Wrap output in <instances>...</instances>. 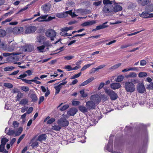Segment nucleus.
<instances>
[{"instance_id": "2eb2a0df", "label": "nucleus", "mask_w": 153, "mask_h": 153, "mask_svg": "<svg viewBox=\"0 0 153 153\" xmlns=\"http://www.w3.org/2000/svg\"><path fill=\"white\" fill-rule=\"evenodd\" d=\"M14 32L15 34L22 33L24 32V29L21 27H14Z\"/></svg>"}, {"instance_id": "a19ab883", "label": "nucleus", "mask_w": 153, "mask_h": 153, "mask_svg": "<svg viewBox=\"0 0 153 153\" xmlns=\"http://www.w3.org/2000/svg\"><path fill=\"white\" fill-rule=\"evenodd\" d=\"M147 76V73L145 72H141L138 74V76L140 78L144 77Z\"/></svg>"}, {"instance_id": "423d86ee", "label": "nucleus", "mask_w": 153, "mask_h": 153, "mask_svg": "<svg viewBox=\"0 0 153 153\" xmlns=\"http://www.w3.org/2000/svg\"><path fill=\"white\" fill-rule=\"evenodd\" d=\"M105 92L107 94L110 96L111 99L112 100H115L118 97L117 94L112 90L107 89L105 90Z\"/></svg>"}, {"instance_id": "b1692460", "label": "nucleus", "mask_w": 153, "mask_h": 153, "mask_svg": "<svg viewBox=\"0 0 153 153\" xmlns=\"http://www.w3.org/2000/svg\"><path fill=\"white\" fill-rule=\"evenodd\" d=\"M107 23V22H106L104 23H103L102 24L100 25L97 26L96 28L94 29V30H97L102 29L105 28L106 27H108V25H106V24Z\"/></svg>"}, {"instance_id": "603ef678", "label": "nucleus", "mask_w": 153, "mask_h": 153, "mask_svg": "<svg viewBox=\"0 0 153 153\" xmlns=\"http://www.w3.org/2000/svg\"><path fill=\"white\" fill-rule=\"evenodd\" d=\"M69 107V106L68 105L66 104L61 108H60V110L62 111H64L67 109Z\"/></svg>"}, {"instance_id": "ddd939ff", "label": "nucleus", "mask_w": 153, "mask_h": 153, "mask_svg": "<svg viewBox=\"0 0 153 153\" xmlns=\"http://www.w3.org/2000/svg\"><path fill=\"white\" fill-rule=\"evenodd\" d=\"M147 11L143 12L140 14V16L144 18H149L153 17V13H149Z\"/></svg>"}, {"instance_id": "72a5a7b5", "label": "nucleus", "mask_w": 153, "mask_h": 153, "mask_svg": "<svg viewBox=\"0 0 153 153\" xmlns=\"http://www.w3.org/2000/svg\"><path fill=\"white\" fill-rule=\"evenodd\" d=\"M137 74L134 72H130L129 74L126 75V77L127 78H134L137 76Z\"/></svg>"}, {"instance_id": "c85d7f7f", "label": "nucleus", "mask_w": 153, "mask_h": 153, "mask_svg": "<svg viewBox=\"0 0 153 153\" xmlns=\"http://www.w3.org/2000/svg\"><path fill=\"white\" fill-rule=\"evenodd\" d=\"M7 45L5 42H1L0 43V48L4 50H7Z\"/></svg>"}, {"instance_id": "ea45409f", "label": "nucleus", "mask_w": 153, "mask_h": 153, "mask_svg": "<svg viewBox=\"0 0 153 153\" xmlns=\"http://www.w3.org/2000/svg\"><path fill=\"white\" fill-rule=\"evenodd\" d=\"M124 78V76L122 75L119 76H117L116 80V82H120L122 81Z\"/></svg>"}, {"instance_id": "f8f14e48", "label": "nucleus", "mask_w": 153, "mask_h": 153, "mask_svg": "<svg viewBox=\"0 0 153 153\" xmlns=\"http://www.w3.org/2000/svg\"><path fill=\"white\" fill-rule=\"evenodd\" d=\"M91 99L92 101H93L94 102L99 103L100 102L101 99L99 96L98 95H92L91 97Z\"/></svg>"}, {"instance_id": "338daca9", "label": "nucleus", "mask_w": 153, "mask_h": 153, "mask_svg": "<svg viewBox=\"0 0 153 153\" xmlns=\"http://www.w3.org/2000/svg\"><path fill=\"white\" fill-rule=\"evenodd\" d=\"M5 146L1 144L0 145V152H2L5 149L4 148Z\"/></svg>"}, {"instance_id": "4c0bfd02", "label": "nucleus", "mask_w": 153, "mask_h": 153, "mask_svg": "<svg viewBox=\"0 0 153 153\" xmlns=\"http://www.w3.org/2000/svg\"><path fill=\"white\" fill-rule=\"evenodd\" d=\"M81 63V61H78L77 62H76V64L77 65L75 67L73 68V70H77L79 69L80 68L81 66L79 65Z\"/></svg>"}, {"instance_id": "09e8293b", "label": "nucleus", "mask_w": 153, "mask_h": 153, "mask_svg": "<svg viewBox=\"0 0 153 153\" xmlns=\"http://www.w3.org/2000/svg\"><path fill=\"white\" fill-rule=\"evenodd\" d=\"M81 96L82 97H85L87 96L88 94L87 93H85L84 90H81L80 91Z\"/></svg>"}, {"instance_id": "dca6fc26", "label": "nucleus", "mask_w": 153, "mask_h": 153, "mask_svg": "<svg viewBox=\"0 0 153 153\" xmlns=\"http://www.w3.org/2000/svg\"><path fill=\"white\" fill-rule=\"evenodd\" d=\"M96 22L94 20L89 21L83 23L81 25L82 27H86L92 25L96 23Z\"/></svg>"}, {"instance_id": "bb28decb", "label": "nucleus", "mask_w": 153, "mask_h": 153, "mask_svg": "<svg viewBox=\"0 0 153 153\" xmlns=\"http://www.w3.org/2000/svg\"><path fill=\"white\" fill-rule=\"evenodd\" d=\"M5 131V133L9 135H13L15 134V132L13 130L10 129H8L7 128H6Z\"/></svg>"}, {"instance_id": "4be33fe9", "label": "nucleus", "mask_w": 153, "mask_h": 153, "mask_svg": "<svg viewBox=\"0 0 153 153\" xmlns=\"http://www.w3.org/2000/svg\"><path fill=\"white\" fill-rule=\"evenodd\" d=\"M47 15H42L38 17L37 18L34 20V22H36L37 21L39 22H43L45 20L47 17Z\"/></svg>"}, {"instance_id": "473e14b6", "label": "nucleus", "mask_w": 153, "mask_h": 153, "mask_svg": "<svg viewBox=\"0 0 153 153\" xmlns=\"http://www.w3.org/2000/svg\"><path fill=\"white\" fill-rule=\"evenodd\" d=\"M37 140H36L35 138H33L31 142L32 144L31 146L33 147H34L38 146V143Z\"/></svg>"}, {"instance_id": "37998d69", "label": "nucleus", "mask_w": 153, "mask_h": 153, "mask_svg": "<svg viewBox=\"0 0 153 153\" xmlns=\"http://www.w3.org/2000/svg\"><path fill=\"white\" fill-rule=\"evenodd\" d=\"M61 127L59 125H55L54 126H53L52 127V129L56 131H59L61 129Z\"/></svg>"}, {"instance_id": "7ed1b4c3", "label": "nucleus", "mask_w": 153, "mask_h": 153, "mask_svg": "<svg viewBox=\"0 0 153 153\" xmlns=\"http://www.w3.org/2000/svg\"><path fill=\"white\" fill-rule=\"evenodd\" d=\"M68 14H69L72 17H74L76 15H75L74 13H72L71 10L66 11L64 13H57L56 16L59 18H63L67 16Z\"/></svg>"}, {"instance_id": "393cba45", "label": "nucleus", "mask_w": 153, "mask_h": 153, "mask_svg": "<svg viewBox=\"0 0 153 153\" xmlns=\"http://www.w3.org/2000/svg\"><path fill=\"white\" fill-rule=\"evenodd\" d=\"M45 46L42 45L37 47V49L39 53H44L46 51L45 48Z\"/></svg>"}, {"instance_id": "f704fd0d", "label": "nucleus", "mask_w": 153, "mask_h": 153, "mask_svg": "<svg viewBox=\"0 0 153 153\" xmlns=\"http://www.w3.org/2000/svg\"><path fill=\"white\" fill-rule=\"evenodd\" d=\"M146 10L148 12H151L153 11V5H150L146 7Z\"/></svg>"}, {"instance_id": "20e7f679", "label": "nucleus", "mask_w": 153, "mask_h": 153, "mask_svg": "<svg viewBox=\"0 0 153 153\" xmlns=\"http://www.w3.org/2000/svg\"><path fill=\"white\" fill-rule=\"evenodd\" d=\"M25 28V33L26 34L33 33L37 29L36 27L32 25L26 26Z\"/></svg>"}, {"instance_id": "13d9d810", "label": "nucleus", "mask_w": 153, "mask_h": 153, "mask_svg": "<svg viewBox=\"0 0 153 153\" xmlns=\"http://www.w3.org/2000/svg\"><path fill=\"white\" fill-rule=\"evenodd\" d=\"M90 66L91 65H89V64L84 65L81 69V71H83L86 70L87 68H89Z\"/></svg>"}, {"instance_id": "9d476101", "label": "nucleus", "mask_w": 153, "mask_h": 153, "mask_svg": "<svg viewBox=\"0 0 153 153\" xmlns=\"http://www.w3.org/2000/svg\"><path fill=\"white\" fill-rule=\"evenodd\" d=\"M46 40L45 37L44 36H39L36 37V42L39 44L42 45L44 44Z\"/></svg>"}, {"instance_id": "0eeeda50", "label": "nucleus", "mask_w": 153, "mask_h": 153, "mask_svg": "<svg viewBox=\"0 0 153 153\" xmlns=\"http://www.w3.org/2000/svg\"><path fill=\"white\" fill-rule=\"evenodd\" d=\"M57 122L58 125L61 127L67 126L69 124L68 121L66 119L62 117Z\"/></svg>"}, {"instance_id": "864d4df0", "label": "nucleus", "mask_w": 153, "mask_h": 153, "mask_svg": "<svg viewBox=\"0 0 153 153\" xmlns=\"http://www.w3.org/2000/svg\"><path fill=\"white\" fill-rule=\"evenodd\" d=\"M13 126L14 128H17L19 125V123L16 121H13Z\"/></svg>"}, {"instance_id": "7c9ffc66", "label": "nucleus", "mask_w": 153, "mask_h": 153, "mask_svg": "<svg viewBox=\"0 0 153 153\" xmlns=\"http://www.w3.org/2000/svg\"><path fill=\"white\" fill-rule=\"evenodd\" d=\"M121 65V63H118L117 64H116L110 68H109V69L111 71H113L119 68L120 66Z\"/></svg>"}, {"instance_id": "5701e85b", "label": "nucleus", "mask_w": 153, "mask_h": 153, "mask_svg": "<svg viewBox=\"0 0 153 153\" xmlns=\"http://www.w3.org/2000/svg\"><path fill=\"white\" fill-rule=\"evenodd\" d=\"M112 143V140H109L108 142V144L105 147V148L107 150L109 151L110 152H113L114 153H116L115 152H114L112 150V149H110V146H111V144Z\"/></svg>"}, {"instance_id": "2f4dec72", "label": "nucleus", "mask_w": 153, "mask_h": 153, "mask_svg": "<svg viewBox=\"0 0 153 153\" xmlns=\"http://www.w3.org/2000/svg\"><path fill=\"white\" fill-rule=\"evenodd\" d=\"M46 137L45 134H41L39 136L37 140L40 141L45 140H46Z\"/></svg>"}, {"instance_id": "c9c22d12", "label": "nucleus", "mask_w": 153, "mask_h": 153, "mask_svg": "<svg viewBox=\"0 0 153 153\" xmlns=\"http://www.w3.org/2000/svg\"><path fill=\"white\" fill-rule=\"evenodd\" d=\"M87 107L86 108L83 106H80L79 107V110L81 112L84 113L88 111Z\"/></svg>"}, {"instance_id": "58836bf2", "label": "nucleus", "mask_w": 153, "mask_h": 153, "mask_svg": "<svg viewBox=\"0 0 153 153\" xmlns=\"http://www.w3.org/2000/svg\"><path fill=\"white\" fill-rule=\"evenodd\" d=\"M6 32L7 33H13L14 34H15L14 27H9L7 28L6 30Z\"/></svg>"}, {"instance_id": "1a4fd4ad", "label": "nucleus", "mask_w": 153, "mask_h": 153, "mask_svg": "<svg viewBox=\"0 0 153 153\" xmlns=\"http://www.w3.org/2000/svg\"><path fill=\"white\" fill-rule=\"evenodd\" d=\"M17 47L18 46L17 43L15 42H13L8 47H7L6 51L9 52H12L17 49Z\"/></svg>"}, {"instance_id": "0e129e2a", "label": "nucleus", "mask_w": 153, "mask_h": 153, "mask_svg": "<svg viewBox=\"0 0 153 153\" xmlns=\"http://www.w3.org/2000/svg\"><path fill=\"white\" fill-rule=\"evenodd\" d=\"M32 79L29 80L27 79H22V80L23 81L25 82V83H28V84H31V82H32Z\"/></svg>"}, {"instance_id": "e433bc0d", "label": "nucleus", "mask_w": 153, "mask_h": 153, "mask_svg": "<svg viewBox=\"0 0 153 153\" xmlns=\"http://www.w3.org/2000/svg\"><path fill=\"white\" fill-rule=\"evenodd\" d=\"M28 102V100L27 99H23L20 102L19 104L22 105H26Z\"/></svg>"}, {"instance_id": "9b49d317", "label": "nucleus", "mask_w": 153, "mask_h": 153, "mask_svg": "<svg viewBox=\"0 0 153 153\" xmlns=\"http://www.w3.org/2000/svg\"><path fill=\"white\" fill-rule=\"evenodd\" d=\"M137 90L140 93H143L145 90V88L144 85L143 83H140L138 85Z\"/></svg>"}, {"instance_id": "f03ea898", "label": "nucleus", "mask_w": 153, "mask_h": 153, "mask_svg": "<svg viewBox=\"0 0 153 153\" xmlns=\"http://www.w3.org/2000/svg\"><path fill=\"white\" fill-rule=\"evenodd\" d=\"M126 91L128 92H132L135 90V86L134 84L131 82H128L125 83Z\"/></svg>"}, {"instance_id": "5fc2aeb1", "label": "nucleus", "mask_w": 153, "mask_h": 153, "mask_svg": "<svg viewBox=\"0 0 153 153\" xmlns=\"http://www.w3.org/2000/svg\"><path fill=\"white\" fill-rule=\"evenodd\" d=\"M31 4H28L25 6L23 8L21 9L20 10H19L18 12V13H20L21 12L24 11L25 10H26L28 8V6Z\"/></svg>"}, {"instance_id": "774afa93", "label": "nucleus", "mask_w": 153, "mask_h": 153, "mask_svg": "<svg viewBox=\"0 0 153 153\" xmlns=\"http://www.w3.org/2000/svg\"><path fill=\"white\" fill-rule=\"evenodd\" d=\"M148 88L149 89H153V83H150V84L148 86Z\"/></svg>"}, {"instance_id": "f257e3e1", "label": "nucleus", "mask_w": 153, "mask_h": 153, "mask_svg": "<svg viewBox=\"0 0 153 153\" xmlns=\"http://www.w3.org/2000/svg\"><path fill=\"white\" fill-rule=\"evenodd\" d=\"M112 1L109 0H103V3L105 5L102 9L103 12L108 13L113 12V7L112 5Z\"/></svg>"}, {"instance_id": "aec40b11", "label": "nucleus", "mask_w": 153, "mask_h": 153, "mask_svg": "<svg viewBox=\"0 0 153 153\" xmlns=\"http://www.w3.org/2000/svg\"><path fill=\"white\" fill-rule=\"evenodd\" d=\"M51 7V4H48L42 5V10L44 11V12L46 13L49 11Z\"/></svg>"}, {"instance_id": "412c9836", "label": "nucleus", "mask_w": 153, "mask_h": 153, "mask_svg": "<svg viewBox=\"0 0 153 153\" xmlns=\"http://www.w3.org/2000/svg\"><path fill=\"white\" fill-rule=\"evenodd\" d=\"M77 111L75 108H71L68 111L67 114L70 116H74L75 114Z\"/></svg>"}, {"instance_id": "4468645a", "label": "nucleus", "mask_w": 153, "mask_h": 153, "mask_svg": "<svg viewBox=\"0 0 153 153\" xmlns=\"http://www.w3.org/2000/svg\"><path fill=\"white\" fill-rule=\"evenodd\" d=\"M67 83L66 82H62L56 86L54 87L55 89V94H58L61 89L62 88V85H65Z\"/></svg>"}, {"instance_id": "6e6d98bb", "label": "nucleus", "mask_w": 153, "mask_h": 153, "mask_svg": "<svg viewBox=\"0 0 153 153\" xmlns=\"http://www.w3.org/2000/svg\"><path fill=\"white\" fill-rule=\"evenodd\" d=\"M81 73L80 72L78 74H75L71 76V78L72 79H74L78 78L81 76Z\"/></svg>"}, {"instance_id": "6ab92c4d", "label": "nucleus", "mask_w": 153, "mask_h": 153, "mask_svg": "<svg viewBox=\"0 0 153 153\" xmlns=\"http://www.w3.org/2000/svg\"><path fill=\"white\" fill-rule=\"evenodd\" d=\"M110 86L112 89L115 90L120 88L121 87V85L119 83H113L111 84Z\"/></svg>"}, {"instance_id": "e2e57ef3", "label": "nucleus", "mask_w": 153, "mask_h": 153, "mask_svg": "<svg viewBox=\"0 0 153 153\" xmlns=\"http://www.w3.org/2000/svg\"><path fill=\"white\" fill-rule=\"evenodd\" d=\"M43 45H44L45 47H49L51 45V44L50 43L49 41L45 42L44 44H43Z\"/></svg>"}, {"instance_id": "680f3d73", "label": "nucleus", "mask_w": 153, "mask_h": 153, "mask_svg": "<svg viewBox=\"0 0 153 153\" xmlns=\"http://www.w3.org/2000/svg\"><path fill=\"white\" fill-rule=\"evenodd\" d=\"M65 69L67 70L68 71H70L73 70V68H72L71 65H68L65 66Z\"/></svg>"}, {"instance_id": "cd10ccee", "label": "nucleus", "mask_w": 153, "mask_h": 153, "mask_svg": "<svg viewBox=\"0 0 153 153\" xmlns=\"http://www.w3.org/2000/svg\"><path fill=\"white\" fill-rule=\"evenodd\" d=\"M137 1L139 4L143 6L147 4L149 1V0H137Z\"/></svg>"}, {"instance_id": "69168bd1", "label": "nucleus", "mask_w": 153, "mask_h": 153, "mask_svg": "<svg viewBox=\"0 0 153 153\" xmlns=\"http://www.w3.org/2000/svg\"><path fill=\"white\" fill-rule=\"evenodd\" d=\"M23 96V94L21 92H19L18 93L17 97V100H19L20 98H21Z\"/></svg>"}, {"instance_id": "c756f323", "label": "nucleus", "mask_w": 153, "mask_h": 153, "mask_svg": "<svg viewBox=\"0 0 153 153\" xmlns=\"http://www.w3.org/2000/svg\"><path fill=\"white\" fill-rule=\"evenodd\" d=\"M21 54L20 53H16V52H15V53H3L2 54V55L3 56L5 57L9 56L11 55H13V56H15L17 55H19L20 54Z\"/></svg>"}, {"instance_id": "49530a36", "label": "nucleus", "mask_w": 153, "mask_h": 153, "mask_svg": "<svg viewBox=\"0 0 153 153\" xmlns=\"http://www.w3.org/2000/svg\"><path fill=\"white\" fill-rule=\"evenodd\" d=\"M6 34L5 30L2 29H0V37H2L4 36Z\"/></svg>"}, {"instance_id": "6e6552de", "label": "nucleus", "mask_w": 153, "mask_h": 153, "mask_svg": "<svg viewBox=\"0 0 153 153\" xmlns=\"http://www.w3.org/2000/svg\"><path fill=\"white\" fill-rule=\"evenodd\" d=\"M33 45H26L23 46L22 47L23 51L25 52H30L32 51L34 49Z\"/></svg>"}, {"instance_id": "79ce46f5", "label": "nucleus", "mask_w": 153, "mask_h": 153, "mask_svg": "<svg viewBox=\"0 0 153 153\" xmlns=\"http://www.w3.org/2000/svg\"><path fill=\"white\" fill-rule=\"evenodd\" d=\"M8 140L6 138H2L1 141V144L5 146L6 143L8 142Z\"/></svg>"}, {"instance_id": "8fccbe9b", "label": "nucleus", "mask_w": 153, "mask_h": 153, "mask_svg": "<svg viewBox=\"0 0 153 153\" xmlns=\"http://www.w3.org/2000/svg\"><path fill=\"white\" fill-rule=\"evenodd\" d=\"M31 98L33 101H36L37 100L36 96V94H32L31 95Z\"/></svg>"}, {"instance_id": "f3484780", "label": "nucleus", "mask_w": 153, "mask_h": 153, "mask_svg": "<svg viewBox=\"0 0 153 153\" xmlns=\"http://www.w3.org/2000/svg\"><path fill=\"white\" fill-rule=\"evenodd\" d=\"M86 106L88 109H94L95 108V104L93 101H88L86 104Z\"/></svg>"}, {"instance_id": "a18cd8bd", "label": "nucleus", "mask_w": 153, "mask_h": 153, "mask_svg": "<svg viewBox=\"0 0 153 153\" xmlns=\"http://www.w3.org/2000/svg\"><path fill=\"white\" fill-rule=\"evenodd\" d=\"M3 85L8 88H12L13 87V85L11 83H4Z\"/></svg>"}, {"instance_id": "a878e982", "label": "nucleus", "mask_w": 153, "mask_h": 153, "mask_svg": "<svg viewBox=\"0 0 153 153\" xmlns=\"http://www.w3.org/2000/svg\"><path fill=\"white\" fill-rule=\"evenodd\" d=\"M74 13L75 15H76V16H78V15L79 14L83 15L84 14L86 13L85 11V10L83 9L77 10L76 11L75 13Z\"/></svg>"}, {"instance_id": "de8ad7c7", "label": "nucleus", "mask_w": 153, "mask_h": 153, "mask_svg": "<svg viewBox=\"0 0 153 153\" xmlns=\"http://www.w3.org/2000/svg\"><path fill=\"white\" fill-rule=\"evenodd\" d=\"M20 88H21V89L23 91L26 92L28 91L29 90V88L28 87H27V86H22Z\"/></svg>"}, {"instance_id": "4d7b16f0", "label": "nucleus", "mask_w": 153, "mask_h": 153, "mask_svg": "<svg viewBox=\"0 0 153 153\" xmlns=\"http://www.w3.org/2000/svg\"><path fill=\"white\" fill-rule=\"evenodd\" d=\"M14 69V68L12 66L4 68V70L5 71H10L13 70Z\"/></svg>"}, {"instance_id": "39448f33", "label": "nucleus", "mask_w": 153, "mask_h": 153, "mask_svg": "<svg viewBox=\"0 0 153 153\" xmlns=\"http://www.w3.org/2000/svg\"><path fill=\"white\" fill-rule=\"evenodd\" d=\"M47 36L51 38V40H53L54 38L56 36V32L52 29H49L47 30L45 33Z\"/></svg>"}, {"instance_id": "052dcab7", "label": "nucleus", "mask_w": 153, "mask_h": 153, "mask_svg": "<svg viewBox=\"0 0 153 153\" xmlns=\"http://www.w3.org/2000/svg\"><path fill=\"white\" fill-rule=\"evenodd\" d=\"M55 120L54 118H51L49 119L47 122V124H51L54 122Z\"/></svg>"}, {"instance_id": "bf43d9fd", "label": "nucleus", "mask_w": 153, "mask_h": 153, "mask_svg": "<svg viewBox=\"0 0 153 153\" xmlns=\"http://www.w3.org/2000/svg\"><path fill=\"white\" fill-rule=\"evenodd\" d=\"M132 45L131 44H128L127 45H123L121 46L120 48L121 49H123L124 48H127L128 47L131 46Z\"/></svg>"}, {"instance_id": "a211bd4d", "label": "nucleus", "mask_w": 153, "mask_h": 153, "mask_svg": "<svg viewBox=\"0 0 153 153\" xmlns=\"http://www.w3.org/2000/svg\"><path fill=\"white\" fill-rule=\"evenodd\" d=\"M122 10V6L117 4H115L113 7V12L115 13L121 11Z\"/></svg>"}, {"instance_id": "3c124183", "label": "nucleus", "mask_w": 153, "mask_h": 153, "mask_svg": "<svg viewBox=\"0 0 153 153\" xmlns=\"http://www.w3.org/2000/svg\"><path fill=\"white\" fill-rule=\"evenodd\" d=\"M74 56H65L64 58L66 60H69L74 58Z\"/></svg>"}, {"instance_id": "c03bdc74", "label": "nucleus", "mask_w": 153, "mask_h": 153, "mask_svg": "<svg viewBox=\"0 0 153 153\" xmlns=\"http://www.w3.org/2000/svg\"><path fill=\"white\" fill-rule=\"evenodd\" d=\"M23 130V128L22 127H19L18 130L15 132V135L16 136H18L22 132Z\"/></svg>"}]
</instances>
